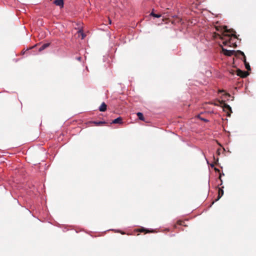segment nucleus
Returning <instances> with one entry per match:
<instances>
[{
  "label": "nucleus",
  "instance_id": "5701e85b",
  "mask_svg": "<svg viewBox=\"0 0 256 256\" xmlns=\"http://www.w3.org/2000/svg\"><path fill=\"white\" fill-rule=\"evenodd\" d=\"M202 120L204 121V122H208V120L205 118H201Z\"/></svg>",
  "mask_w": 256,
  "mask_h": 256
},
{
  "label": "nucleus",
  "instance_id": "ddd939ff",
  "mask_svg": "<svg viewBox=\"0 0 256 256\" xmlns=\"http://www.w3.org/2000/svg\"><path fill=\"white\" fill-rule=\"evenodd\" d=\"M138 232H140L148 233V232H152L153 231H150L148 230H146V228H139L138 230Z\"/></svg>",
  "mask_w": 256,
  "mask_h": 256
},
{
  "label": "nucleus",
  "instance_id": "dca6fc26",
  "mask_svg": "<svg viewBox=\"0 0 256 256\" xmlns=\"http://www.w3.org/2000/svg\"><path fill=\"white\" fill-rule=\"evenodd\" d=\"M137 116L138 118L142 120H144V117L143 114L142 112H138L137 113Z\"/></svg>",
  "mask_w": 256,
  "mask_h": 256
},
{
  "label": "nucleus",
  "instance_id": "bb28decb",
  "mask_svg": "<svg viewBox=\"0 0 256 256\" xmlns=\"http://www.w3.org/2000/svg\"><path fill=\"white\" fill-rule=\"evenodd\" d=\"M168 18H166L165 20H168ZM162 21H164V18H162Z\"/></svg>",
  "mask_w": 256,
  "mask_h": 256
},
{
  "label": "nucleus",
  "instance_id": "b1692460",
  "mask_svg": "<svg viewBox=\"0 0 256 256\" xmlns=\"http://www.w3.org/2000/svg\"><path fill=\"white\" fill-rule=\"evenodd\" d=\"M81 58H81V57H78V58H77V60H78L80 61V60H81Z\"/></svg>",
  "mask_w": 256,
  "mask_h": 256
},
{
  "label": "nucleus",
  "instance_id": "aec40b11",
  "mask_svg": "<svg viewBox=\"0 0 256 256\" xmlns=\"http://www.w3.org/2000/svg\"><path fill=\"white\" fill-rule=\"evenodd\" d=\"M184 223V222L182 220H178L177 222V224L179 225H183V224Z\"/></svg>",
  "mask_w": 256,
  "mask_h": 256
},
{
  "label": "nucleus",
  "instance_id": "f3484780",
  "mask_svg": "<svg viewBox=\"0 0 256 256\" xmlns=\"http://www.w3.org/2000/svg\"><path fill=\"white\" fill-rule=\"evenodd\" d=\"M213 158H214V164H210V166L212 168H214V164H216L218 162V158H217L216 159L214 156H213Z\"/></svg>",
  "mask_w": 256,
  "mask_h": 256
},
{
  "label": "nucleus",
  "instance_id": "a211bd4d",
  "mask_svg": "<svg viewBox=\"0 0 256 256\" xmlns=\"http://www.w3.org/2000/svg\"><path fill=\"white\" fill-rule=\"evenodd\" d=\"M154 10L152 9V12L149 14V15L148 16H161L160 14H155L154 12Z\"/></svg>",
  "mask_w": 256,
  "mask_h": 256
},
{
  "label": "nucleus",
  "instance_id": "4be33fe9",
  "mask_svg": "<svg viewBox=\"0 0 256 256\" xmlns=\"http://www.w3.org/2000/svg\"><path fill=\"white\" fill-rule=\"evenodd\" d=\"M214 169V170L216 172H220V170L218 168H215Z\"/></svg>",
  "mask_w": 256,
  "mask_h": 256
},
{
  "label": "nucleus",
  "instance_id": "4468645a",
  "mask_svg": "<svg viewBox=\"0 0 256 256\" xmlns=\"http://www.w3.org/2000/svg\"><path fill=\"white\" fill-rule=\"evenodd\" d=\"M214 28H215L216 30H217V31H218V32L224 31V26H216V24H215Z\"/></svg>",
  "mask_w": 256,
  "mask_h": 256
},
{
  "label": "nucleus",
  "instance_id": "1a4fd4ad",
  "mask_svg": "<svg viewBox=\"0 0 256 256\" xmlns=\"http://www.w3.org/2000/svg\"><path fill=\"white\" fill-rule=\"evenodd\" d=\"M106 104L104 102L102 104L99 108V110L100 112H105L106 110Z\"/></svg>",
  "mask_w": 256,
  "mask_h": 256
},
{
  "label": "nucleus",
  "instance_id": "f03ea898",
  "mask_svg": "<svg viewBox=\"0 0 256 256\" xmlns=\"http://www.w3.org/2000/svg\"><path fill=\"white\" fill-rule=\"evenodd\" d=\"M210 13L207 10H203L201 11L200 10H198L197 11H191L190 15L191 16H194V15H200V16H205L206 15Z\"/></svg>",
  "mask_w": 256,
  "mask_h": 256
},
{
  "label": "nucleus",
  "instance_id": "f257e3e1",
  "mask_svg": "<svg viewBox=\"0 0 256 256\" xmlns=\"http://www.w3.org/2000/svg\"><path fill=\"white\" fill-rule=\"evenodd\" d=\"M224 32H229V33H232V34H224V36H227L228 38H232V36L234 37L235 38H237L238 37L236 35V32L233 29H229L228 30L227 28V26H224Z\"/></svg>",
  "mask_w": 256,
  "mask_h": 256
},
{
  "label": "nucleus",
  "instance_id": "c85d7f7f",
  "mask_svg": "<svg viewBox=\"0 0 256 256\" xmlns=\"http://www.w3.org/2000/svg\"><path fill=\"white\" fill-rule=\"evenodd\" d=\"M234 47H236V44H234Z\"/></svg>",
  "mask_w": 256,
  "mask_h": 256
},
{
  "label": "nucleus",
  "instance_id": "20e7f679",
  "mask_svg": "<svg viewBox=\"0 0 256 256\" xmlns=\"http://www.w3.org/2000/svg\"><path fill=\"white\" fill-rule=\"evenodd\" d=\"M237 52L239 53L241 56H243V58H244L243 61L244 64L246 68L248 70H250V66L249 64L246 60V56L244 55V53L240 50H237Z\"/></svg>",
  "mask_w": 256,
  "mask_h": 256
},
{
  "label": "nucleus",
  "instance_id": "f8f14e48",
  "mask_svg": "<svg viewBox=\"0 0 256 256\" xmlns=\"http://www.w3.org/2000/svg\"><path fill=\"white\" fill-rule=\"evenodd\" d=\"M49 46H50L49 43H46V44H42L41 46V47L40 48L39 51L41 52V51L43 50H44L45 48H48Z\"/></svg>",
  "mask_w": 256,
  "mask_h": 256
},
{
  "label": "nucleus",
  "instance_id": "cd10ccee",
  "mask_svg": "<svg viewBox=\"0 0 256 256\" xmlns=\"http://www.w3.org/2000/svg\"><path fill=\"white\" fill-rule=\"evenodd\" d=\"M224 92L223 90H219L218 92Z\"/></svg>",
  "mask_w": 256,
  "mask_h": 256
},
{
  "label": "nucleus",
  "instance_id": "7c9ffc66",
  "mask_svg": "<svg viewBox=\"0 0 256 256\" xmlns=\"http://www.w3.org/2000/svg\"><path fill=\"white\" fill-rule=\"evenodd\" d=\"M156 18H159L160 17H158V16H156V17H155Z\"/></svg>",
  "mask_w": 256,
  "mask_h": 256
},
{
  "label": "nucleus",
  "instance_id": "423d86ee",
  "mask_svg": "<svg viewBox=\"0 0 256 256\" xmlns=\"http://www.w3.org/2000/svg\"><path fill=\"white\" fill-rule=\"evenodd\" d=\"M225 37L224 36H220V38L222 39V40H224V42H223V44L224 45V46H231V40H232V38H228V40H226V38H225Z\"/></svg>",
  "mask_w": 256,
  "mask_h": 256
},
{
  "label": "nucleus",
  "instance_id": "393cba45",
  "mask_svg": "<svg viewBox=\"0 0 256 256\" xmlns=\"http://www.w3.org/2000/svg\"><path fill=\"white\" fill-rule=\"evenodd\" d=\"M219 179H220V180H221V182H222V179H221V174H220V176H219ZM222 184V182L221 183V184Z\"/></svg>",
  "mask_w": 256,
  "mask_h": 256
},
{
  "label": "nucleus",
  "instance_id": "412c9836",
  "mask_svg": "<svg viewBox=\"0 0 256 256\" xmlns=\"http://www.w3.org/2000/svg\"><path fill=\"white\" fill-rule=\"evenodd\" d=\"M222 150V149L219 148L216 150V153L218 155H220V151Z\"/></svg>",
  "mask_w": 256,
  "mask_h": 256
},
{
  "label": "nucleus",
  "instance_id": "a878e982",
  "mask_svg": "<svg viewBox=\"0 0 256 256\" xmlns=\"http://www.w3.org/2000/svg\"><path fill=\"white\" fill-rule=\"evenodd\" d=\"M108 18H110V17H108ZM108 21H109V23L111 24V20L110 18H108Z\"/></svg>",
  "mask_w": 256,
  "mask_h": 256
},
{
  "label": "nucleus",
  "instance_id": "c756f323",
  "mask_svg": "<svg viewBox=\"0 0 256 256\" xmlns=\"http://www.w3.org/2000/svg\"><path fill=\"white\" fill-rule=\"evenodd\" d=\"M226 94L228 95V96H230V94Z\"/></svg>",
  "mask_w": 256,
  "mask_h": 256
},
{
  "label": "nucleus",
  "instance_id": "9b49d317",
  "mask_svg": "<svg viewBox=\"0 0 256 256\" xmlns=\"http://www.w3.org/2000/svg\"><path fill=\"white\" fill-rule=\"evenodd\" d=\"M122 119L121 117H118L112 120V124H122Z\"/></svg>",
  "mask_w": 256,
  "mask_h": 256
},
{
  "label": "nucleus",
  "instance_id": "6e6552de",
  "mask_svg": "<svg viewBox=\"0 0 256 256\" xmlns=\"http://www.w3.org/2000/svg\"><path fill=\"white\" fill-rule=\"evenodd\" d=\"M220 104H223V108L225 111L226 110H230V112H232V108L230 106L226 104L224 101L220 102Z\"/></svg>",
  "mask_w": 256,
  "mask_h": 256
},
{
  "label": "nucleus",
  "instance_id": "7ed1b4c3",
  "mask_svg": "<svg viewBox=\"0 0 256 256\" xmlns=\"http://www.w3.org/2000/svg\"><path fill=\"white\" fill-rule=\"evenodd\" d=\"M222 50L224 54L228 56H231L233 54H234L236 56H238L239 55H240L239 53L237 52V51L236 52L234 50H228L224 48H222Z\"/></svg>",
  "mask_w": 256,
  "mask_h": 256
},
{
  "label": "nucleus",
  "instance_id": "2eb2a0df",
  "mask_svg": "<svg viewBox=\"0 0 256 256\" xmlns=\"http://www.w3.org/2000/svg\"><path fill=\"white\" fill-rule=\"evenodd\" d=\"M90 122L94 124L96 126H100V124H106L105 122H102V121H99V122L92 121V122Z\"/></svg>",
  "mask_w": 256,
  "mask_h": 256
},
{
  "label": "nucleus",
  "instance_id": "39448f33",
  "mask_svg": "<svg viewBox=\"0 0 256 256\" xmlns=\"http://www.w3.org/2000/svg\"><path fill=\"white\" fill-rule=\"evenodd\" d=\"M236 72L238 76L242 78H246L249 74L248 72L242 71L240 69L237 70Z\"/></svg>",
  "mask_w": 256,
  "mask_h": 256
},
{
  "label": "nucleus",
  "instance_id": "9d476101",
  "mask_svg": "<svg viewBox=\"0 0 256 256\" xmlns=\"http://www.w3.org/2000/svg\"><path fill=\"white\" fill-rule=\"evenodd\" d=\"M224 194V190L222 188H218V196L216 200H218Z\"/></svg>",
  "mask_w": 256,
  "mask_h": 256
},
{
  "label": "nucleus",
  "instance_id": "6ab92c4d",
  "mask_svg": "<svg viewBox=\"0 0 256 256\" xmlns=\"http://www.w3.org/2000/svg\"><path fill=\"white\" fill-rule=\"evenodd\" d=\"M78 33L81 35L82 39H84L86 37V34L83 32L82 30H80Z\"/></svg>",
  "mask_w": 256,
  "mask_h": 256
},
{
  "label": "nucleus",
  "instance_id": "0eeeda50",
  "mask_svg": "<svg viewBox=\"0 0 256 256\" xmlns=\"http://www.w3.org/2000/svg\"><path fill=\"white\" fill-rule=\"evenodd\" d=\"M53 3L56 6H60V8L64 7V0H54Z\"/></svg>",
  "mask_w": 256,
  "mask_h": 256
}]
</instances>
